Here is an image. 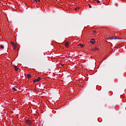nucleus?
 Segmentation results:
<instances>
[{
  "label": "nucleus",
  "mask_w": 126,
  "mask_h": 126,
  "mask_svg": "<svg viewBox=\"0 0 126 126\" xmlns=\"http://www.w3.org/2000/svg\"><path fill=\"white\" fill-rule=\"evenodd\" d=\"M25 123L26 125H28V126H32V122L30 120H26Z\"/></svg>",
  "instance_id": "obj_1"
},
{
  "label": "nucleus",
  "mask_w": 126,
  "mask_h": 126,
  "mask_svg": "<svg viewBox=\"0 0 126 126\" xmlns=\"http://www.w3.org/2000/svg\"><path fill=\"white\" fill-rule=\"evenodd\" d=\"M40 80H41V77H38L37 79L34 80L33 82L34 83H36L37 82H39V81H40Z\"/></svg>",
  "instance_id": "obj_2"
},
{
  "label": "nucleus",
  "mask_w": 126,
  "mask_h": 126,
  "mask_svg": "<svg viewBox=\"0 0 126 126\" xmlns=\"http://www.w3.org/2000/svg\"><path fill=\"white\" fill-rule=\"evenodd\" d=\"M117 39H119V40H122L123 38H119L118 36H115V38H114V40H117Z\"/></svg>",
  "instance_id": "obj_3"
},
{
  "label": "nucleus",
  "mask_w": 126,
  "mask_h": 126,
  "mask_svg": "<svg viewBox=\"0 0 126 126\" xmlns=\"http://www.w3.org/2000/svg\"><path fill=\"white\" fill-rule=\"evenodd\" d=\"M90 42H91L92 44H94V43H95V40H94V39H93L90 40Z\"/></svg>",
  "instance_id": "obj_4"
},
{
  "label": "nucleus",
  "mask_w": 126,
  "mask_h": 126,
  "mask_svg": "<svg viewBox=\"0 0 126 126\" xmlns=\"http://www.w3.org/2000/svg\"><path fill=\"white\" fill-rule=\"evenodd\" d=\"M14 69H15V70H16V71H17V70H18V68H17V66L14 65Z\"/></svg>",
  "instance_id": "obj_5"
},
{
  "label": "nucleus",
  "mask_w": 126,
  "mask_h": 126,
  "mask_svg": "<svg viewBox=\"0 0 126 126\" xmlns=\"http://www.w3.org/2000/svg\"><path fill=\"white\" fill-rule=\"evenodd\" d=\"M27 77H28V78H31V75H30V74L27 75Z\"/></svg>",
  "instance_id": "obj_6"
},
{
  "label": "nucleus",
  "mask_w": 126,
  "mask_h": 126,
  "mask_svg": "<svg viewBox=\"0 0 126 126\" xmlns=\"http://www.w3.org/2000/svg\"><path fill=\"white\" fill-rule=\"evenodd\" d=\"M107 40H114V37H110V38H108L107 39Z\"/></svg>",
  "instance_id": "obj_7"
},
{
  "label": "nucleus",
  "mask_w": 126,
  "mask_h": 126,
  "mask_svg": "<svg viewBox=\"0 0 126 126\" xmlns=\"http://www.w3.org/2000/svg\"><path fill=\"white\" fill-rule=\"evenodd\" d=\"M78 46H80L81 48H83V47H84V45L83 44H79Z\"/></svg>",
  "instance_id": "obj_8"
},
{
  "label": "nucleus",
  "mask_w": 126,
  "mask_h": 126,
  "mask_svg": "<svg viewBox=\"0 0 126 126\" xmlns=\"http://www.w3.org/2000/svg\"><path fill=\"white\" fill-rule=\"evenodd\" d=\"M65 46H66V48H67L68 47V42L65 43Z\"/></svg>",
  "instance_id": "obj_9"
},
{
  "label": "nucleus",
  "mask_w": 126,
  "mask_h": 126,
  "mask_svg": "<svg viewBox=\"0 0 126 126\" xmlns=\"http://www.w3.org/2000/svg\"><path fill=\"white\" fill-rule=\"evenodd\" d=\"M12 90H13L14 91H17V90L14 87L12 88Z\"/></svg>",
  "instance_id": "obj_10"
},
{
  "label": "nucleus",
  "mask_w": 126,
  "mask_h": 126,
  "mask_svg": "<svg viewBox=\"0 0 126 126\" xmlns=\"http://www.w3.org/2000/svg\"><path fill=\"white\" fill-rule=\"evenodd\" d=\"M10 43L13 45V46H14L15 45V44H14V42H13V41H11L10 42Z\"/></svg>",
  "instance_id": "obj_11"
},
{
  "label": "nucleus",
  "mask_w": 126,
  "mask_h": 126,
  "mask_svg": "<svg viewBox=\"0 0 126 126\" xmlns=\"http://www.w3.org/2000/svg\"><path fill=\"white\" fill-rule=\"evenodd\" d=\"M0 49H3V46H2V45H0Z\"/></svg>",
  "instance_id": "obj_12"
},
{
  "label": "nucleus",
  "mask_w": 126,
  "mask_h": 126,
  "mask_svg": "<svg viewBox=\"0 0 126 126\" xmlns=\"http://www.w3.org/2000/svg\"><path fill=\"white\" fill-rule=\"evenodd\" d=\"M96 50H98V48H94L93 49V51H96Z\"/></svg>",
  "instance_id": "obj_13"
},
{
  "label": "nucleus",
  "mask_w": 126,
  "mask_h": 126,
  "mask_svg": "<svg viewBox=\"0 0 126 126\" xmlns=\"http://www.w3.org/2000/svg\"><path fill=\"white\" fill-rule=\"evenodd\" d=\"M80 8V7H76L75 8V10H77V9H79Z\"/></svg>",
  "instance_id": "obj_14"
},
{
  "label": "nucleus",
  "mask_w": 126,
  "mask_h": 126,
  "mask_svg": "<svg viewBox=\"0 0 126 126\" xmlns=\"http://www.w3.org/2000/svg\"><path fill=\"white\" fill-rule=\"evenodd\" d=\"M16 49V46L15 45H14V50H15Z\"/></svg>",
  "instance_id": "obj_15"
},
{
  "label": "nucleus",
  "mask_w": 126,
  "mask_h": 126,
  "mask_svg": "<svg viewBox=\"0 0 126 126\" xmlns=\"http://www.w3.org/2000/svg\"><path fill=\"white\" fill-rule=\"evenodd\" d=\"M96 2H97V3H100V0H97V1H96Z\"/></svg>",
  "instance_id": "obj_16"
},
{
  "label": "nucleus",
  "mask_w": 126,
  "mask_h": 126,
  "mask_svg": "<svg viewBox=\"0 0 126 126\" xmlns=\"http://www.w3.org/2000/svg\"><path fill=\"white\" fill-rule=\"evenodd\" d=\"M89 7H90V8H91V7H92V6H91V5L89 4Z\"/></svg>",
  "instance_id": "obj_17"
},
{
  "label": "nucleus",
  "mask_w": 126,
  "mask_h": 126,
  "mask_svg": "<svg viewBox=\"0 0 126 126\" xmlns=\"http://www.w3.org/2000/svg\"><path fill=\"white\" fill-rule=\"evenodd\" d=\"M34 2H37V0H33Z\"/></svg>",
  "instance_id": "obj_18"
},
{
  "label": "nucleus",
  "mask_w": 126,
  "mask_h": 126,
  "mask_svg": "<svg viewBox=\"0 0 126 126\" xmlns=\"http://www.w3.org/2000/svg\"><path fill=\"white\" fill-rule=\"evenodd\" d=\"M93 33H94V34H95V33H96V31H94L93 32Z\"/></svg>",
  "instance_id": "obj_19"
},
{
  "label": "nucleus",
  "mask_w": 126,
  "mask_h": 126,
  "mask_svg": "<svg viewBox=\"0 0 126 126\" xmlns=\"http://www.w3.org/2000/svg\"><path fill=\"white\" fill-rule=\"evenodd\" d=\"M62 66H63V64H61Z\"/></svg>",
  "instance_id": "obj_20"
},
{
  "label": "nucleus",
  "mask_w": 126,
  "mask_h": 126,
  "mask_svg": "<svg viewBox=\"0 0 126 126\" xmlns=\"http://www.w3.org/2000/svg\"><path fill=\"white\" fill-rule=\"evenodd\" d=\"M108 41V42H110V40H107Z\"/></svg>",
  "instance_id": "obj_21"
},
{
  "label": "nucleus",
  "mask_w": 126,
  "mask_h": 126,
  "mask_svg": "<svg viewBox=\"0 0 126 126\" xmlns=\"http://www.w3.org/2000/svg\"><path fill=\"white\" fill-rule=\"evenodd\" d=\"M38 0V1H40V0Z\"/></svg>",
  "instance_id": "obj_22"
}]
</instances>
